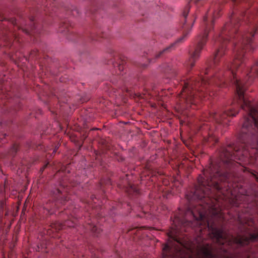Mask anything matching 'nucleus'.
I'll return each mask as SVG.
<instances>
[{"label": "nucleus", "instance_id": "nucleus-6", "mask_svg": "<svg viewBox=\"0 0 258 258\" xmlns=\"http://www.w3.org/2000/svg\"><path fill=\"white\" fill-rule=\"evenodd\" d=\"M172 246H173L172 244L170 242L168 241L167 243L163 247V249L164 251L168 250L170 248H171V247Z\"/></svg>", "mask_w": 258, "mask_h": 258}, {"label": "nucleus", "instance_id": "nucleus-8", "mask_svg": "<svg viewBox=\"0 0 258 258\" xmlns=\"http://www.w3.org/2000/svg\"><path fill=\"white\" fill-rule=\"evenodd\" d=\"M215 236L217 237V238L219 239L220 238H222V235L221 233H218Z\"/></svg>", "mask_w": 258, "mask_h": 258}, {"label": "nucleus", "instance_id": "nucleus-12", "mask_svg": "<svg viewBox=\"0 0 258 258\" xmlns=\"http://www.w3.org/2000/svg\"><path fill=\"white\" fill-rule=\"evenodd\" d=\"M174 249L176 250H177V249H176V247H174Z\"/></svg>", "mask_w": 258, "mask_h": 258}, {"label": "nucleus", "instance_id": "nucleus-7", "mask_svg": "<svg viewBox=\"0 0 258 258\" xmlns=\"http://www.w3.org/2000/svg\"><path fill=\"white\" fill-rule=\"evenodd\" d=\"M235 242H236V243H239V244H245V242H244L243 241H242L241 240H240V239H236V241H235Z\"/></svg>", "mask_w": 258, "mask_h": 258}, {"label": "nucleus", "instance_id": "nucleus-9", "mask_svg": "<svg viewBox=\"0 0 258 258\" xmlns=\"http://www.w3.org/2000/svg\"><path fill=\"white\" fill-rule=\"evenodd\" d=\"M183 256V258H187V257H188V258H190V257H191V255H189V256H186L183 255V256Z\"/></svg>", "mask_w": 258, "mask_h": 258}, {"label": "nucleus", "instance_id": "nucleus-1", "mask_svg": "<svg viewBox=\"0 0 258 258\" xmlns=\"http://www.w3.org/2000/svg\"><path fill=\"white\" fill-rule=\"evenodd\" d=\"M253 126L258 129V113L254 109L250 108V114L245 119L242 127L249 129Z\"/></svg>", "mask_w": 258, "mask_h": 258}, {"label": "nucleus", "instance_id": "nucleus-11", "mask_svg": "<svg viewBox=\"0 0 258 258\" xmlns=\"http://www.w3.org/2000/svg\"><path fill=\"white\" fill-rule=\"evenodd\" d=\"M243 101H244V104L245 105H248V104L247 103L246 101H245V100H243Z\"/></svg>", "mask_w": 258, "mask_h": 258}, {"label": "nucleus", "instance_id": "nucleus-5", "mask_svg": "<svg viewBox=\"0 0 258 258\" xmlns=\"http://www.w3.org/2000/svg\"><path fill=\"white\" fill-rule=\"evenodd\" d=\"M237 93L239 96V98H242L243 95V92L242 89L240 88L238 83L237 82Z\"/></svg>", "mask_w": 258, "mask_h": 258}, {"label": "nucleus", "instance_id": "nucleus-10", "mask_svg": "<svg viewBox=\"0 0 258 258\" xmlns=\"http://www.w3.org/2000/svg\"><path fill=\"white\" fill-rule=\"evenodd\" d=\"M228 115H232V116H235V114H232V113H228Z\"/></svg>", "mask_w": 258, "mask_h": 258}, {"label": "nucleus", "instance_id": "nucleus-4", "mask_svg": "<svg viewBox=\"0 0 258 258\" xmlns=\"http://www.w3.org/2000/svg\"><path fill=\"white\" fill-rule=\"evenodd\" d=\"M198 253H203L205 255H208L210 254V250L209 248H203L200 249H198Z\"/></svg>", "mask_w": 258, "mask_h": 258}, {"label": "nucleus", "instance_id": "nucleus-2", "mask_svg": "<svg viewBox=\"0 0 258 258\" xmlns=\"http://www.w3.org/2000/svg\"><path fill=\"white\" fill-rule=\"evenodd\" d=\"M203 45H204L203 43H199L197 48L196 49V50H195V51L194 52V53L192 55V57L194 58V59H197L199 57L200 50L201 49L202 46Z\"/></svg>", "mask_w": 258, "mask_h": 258}, {"label": "nucleus", "instance_id": "nucleus-3", "mask_svg": "<svg viewBox=\"0 0 258 258\" xmlns=\"http://www.w3.org/2000/svg\"><path fill=\"white\" fill-rule=\"evenodd\" d=\"M183 246V247L187 249L189 252H190L192 254H194L196 252V250L194 249V248L192 247V246L191 245H188L186 243L182 244Z\"/></svg>", "mask_w": 258, "mask_h": 258}]
</instances>
